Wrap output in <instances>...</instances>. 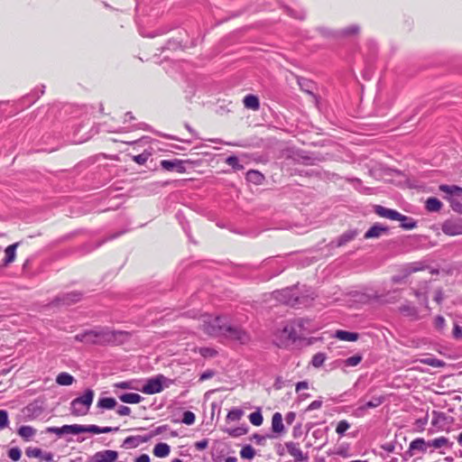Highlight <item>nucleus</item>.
Masks as SVG:
<instances>
[{
    "mask_svg": "<svg viewBox=\"0 0 462 462\" xmlns=\"http://www.w3.org/2000/svg\"><path fill=\"white\" fill-rule=\"evenodd\" d=\"M420 362L424 365H430L432 367H442L444 365V362L434 358V357H426L423 359H420Z\"/></svg>",
    "mask_w": 462,
    "mask_h": 462,
    "instance_id": "nucleus-32",
    "label": "nucleus"
},
{
    "mask_svg": "<svg viewBox=\"0 0 462 462\" xmlns=\"http://www.w3.org/2000/svg\"><path fill=\"white\" fill-rule=\"evenodd\" d=\"M115 388L137 390L132 382H120L114 384Z\"/></svg>",
    "mask_w": 462,
    "mask_h": 462,
    "instance_id": "nucleus-48",
    "label": "nucleus"
},
{
    "mask_svg": "<svg viewBox=\"0 0 462 462\" xmlns=\"http://www.w3.org/2000/svg\"><path fill=\"white\" fill-rule=\"evenodd\" d=\"M195 419V414L192 411H187L183 413L182 422L186 425H192Z\"/></svg>",
    "mask_w": 462,
    "mask_h": 462,
    "instance_id": "nucleus-44",
    "label": "nucleus"
},
{
    "mask_svg": "<svg viewBox=\"0 0 462 462\" xmlns=\"http://www.w3.org/2000/svg\"><path fill=\"white\" fill-rule=\"evenodd\" d=\"M357 236V232L356 230H348L341 235L337 239V246H341L346 245V243L353 240Z\"/></svg>",
    "mask_w": 462,
    "mask_h": 462,
    "instance_id": "nucleus-25",
    "label": "nucleus"
},
{
    "mask_svg": "<svg viewBox=\"0 0 462 462\" xmlns=\"http://www.w3.org/2000/svg\"><path fill=\"white\" fill-rule=\"evenodd\" d=\"M18 245H19L18 243H14L13 245H8L5 248V258L4 260V263L5 265L10 264L11 263H13L15 260L16 248Z\"/></svg>",
    "mask_w": 462,
    "mask_h": 462,
    "instance_id": "nucleus-21",
    "label": "nucleus"
},
{
    "mask_svg": "<svg viewBox=\"0 0 462 462\" xmlns=\"http://www.w3.org/2000/svg\"><path fill=\"white\" fill-rule=\"evenodd\" d=\"M143 441L140 436H130L124 440L123 447L125 448H136Z\"/></svg>",
    "mask_w": 462,
    "mask_h": 462,
    "instance_id": "nucleus-28",
    "label": "nucleus"
},
{
    "mask_svg": "<svg viewBox=\"0 0 462 462\" xmlns=\"http://www.w3.org/2000/svg\"><path fill=\"white\" fill-rule=\"evenodd\" d=\"M374 212L381 217L388 218L391 220H397L401 222V226L404 229L411 230L416 226V221L411 217L402 215L398 211L391 208H386L383 206H375Z\"/></svg>",
    "mask_w": 462,
    "mask_h": 462,
    "instance_id": "nucleus-4",
    "label": "nucleus"
},
{
    "mask_svg": "<svg viewBox=\"0 0 462 462\" xmlns=\"http://www.w3.org/2000/svg\"><path fill=\"white\" fill-rule=\"evenodd\" d=\"M249 420L250 422L254 425V426H260L262 425L263 423V415L262 413L257 411H254V412H252L250 415H249Z\"/></svg>",
    "mask_w": 462,
    "mask_h": 462,
    "instance_id": "nucleus-36",
    "label": "nucleus"
},
{
    "mask_svg": "<svg viewBox=\"0 0 462 462\" xmlns=\"http://www.w3.org/2000/svg\"><path fill=\"white\" fill-rule=\"evenodd\" d=\"M416 297L419 299V301L421 305H423L427 310L429 309L428 306V295L427 291L423 289H420L415 291Z\"/></svg>",
    "mask_w": 462,
    "mask_h": 462,
    "instance_id": "nucleus-34",
    "label": "nucleus"
},
{
    "mask_svg": "<svg viewBox=\"0 0 462 462\" xmlns=\"http://www.w3.org/2000/svg\"><path fill=\"white\" fill-rule=\"evenodd\" d=\"M254 455L255 451L254 448L250 445L245 446L240 451L241 457L245 459H252L254 457Z\"/></svg>",
    "mask_w": 462,
    "mask_h": 462,
    "instance_id": "nucleus-33",
    "label": "nucleus"
},
{
    "mask_svg": "<svg viewBox=\"0 0 462 462\" xmlns=\"http://www.w3.org/2000/svg\"><path fill=\"white\" fill-rule=\"evenodd\" d=\"M199 354L204 357H211L216 355V351L208 347H201L199 348Z\"/></svg>",
    "mask_w": 462,
    "mask_h": 462,
    "instance_id": "nucleus-53",
    "label": "nucleus"
},
{
    "mask_svg": "<svg viewBox=\"0 0 462 462\" xmlns=\"http://www.w3.org/2000/svg\"><path fill=\"white\" fill-rule=\"evenodd\" d=\"M309 388V384L307 382H299L297 384H296V392H300L301 390H304V389H308Z\"/></svg>",
    "mask_w": 462,
    "mask_h": 462,
    "instance_id": "nucleus-62",
    "label": "nucleus"
},
{
    "mask_svg": "<svg viewBox=\"0 0 462 462\" xmlns=\"http://www.w3.org/2000/svg\"><path fill=\"white\" fill-rule=\"evenodd\" d=\"M387 232V228L380 224H375L365 234V239L377 238Z\"/></svg>",
    "mask_w": 462,
    "mask_h": 462,
    "instance_id": "nucleus-17",
    "label": "nucleus"
},
{
    "mask_svg": "<svg viewBox=\"0 0 462 462\" xmlns=\"http://www.w3.org/2000/svg\"><path fill=\"white\" fill-rule=\"evenodd\" d=\"M165 381L166 378L162 375L149 379L147 383L143 386L142 392L146 394L161 393L163 390L162 383Z\"/></svg>",
    "mask_w": 462,
    "mask_h": 462,
    "instance_id": "nucleus-7",
    "label": "nucleus"
},
{
    "mask_svg": "<svg viewBox=\"0 0 462 462\" xmlns=\"http://www.w3.org/2000/svg\"><path fill=\"white\" fill-rule=\"evenodd\" d=\"M244 414V411L241 409L235 408L231 410L226 416V419L231 421L239 420Z\"/></svg>",
    "mask_w": 462,
    "mask_h": 462,
    "instance_id": "nucleus-35",
    "label": "nucleus"
},
{
    "mask_svg": "<svg viewBox=\"0 0 462 462\" xmlns=\"http://www.w3.org/2000/svg\"><path fill=\"white\" fill-rule=\"evenodd\" d=\"M434 326L439 330L443 329L445 327V319L442 316H437L434 320Z\"/></svg>",
    "mask_w": 462,
    "mask_h": 462,
    "instance_id": "nucleus-54",
    "label": "nucleus"
},
{
    "mask_svg": "<svg viewBox=\"0 0 462 462\" xmlns=\"http://www.w3.org/2000/svg\"><path fill=\"white\" fill-rule=\"evenodd\" d=\"M21 456H22V451L19 448L15 447V448H12L9 449L8 451V457L13 460V461H18L20 458H21Z\"/></svg>",
    "mask_w": 462,
    "mask_h": 462,
    "instance_id": "nucleus-43",
    "label": "nucleus"
},
{
    "mask_svg": "<svg viewBox=\"0 0 462 462\" xmlns=\"http://www.w3.org/2000/svg\"><path fill=\"white\" fill-rule=\"evenodd\" d=\"M453 335L456 338L462 337V329L459 326L456 325L453 330Z\"/></svg>",
    "mask_w": 462,
    "mask_h": 462,
    "instance_id": "nucleus-63",
    "label": "nucleus"
},
{
    "mask_svg": "<svg viewBox=\"0 0 462 462\" xmlns=\"http://www.w3.org/2000/svg\"><path fill=\"white\" fill-rule=\"evenodd\" d=\"M247 432L244 427H237L235 429L227 430V433L232 437H239L245 435Z\"/></svg>",
    "mask_w": 462,
    "mask_h": 462,
    "instance_id": "nucleus-46",
    "label": "nucleus"
},
{
    "mask_svg": "<svg viewBox=\"0 0 462 462\" xmlns=\"http://www.w3.org/2000/svg\"><path fill=\"white\" fill-rule=\"evenodd\" d=\"M46 432H48V433H55L58 436H62V435H64V433H63V426L60 427V428H58V427H49V428L46 429Z\"/></svg>",
    "mask_w": 462,
    "mask_h": 462,
    "instance_id": "nucleus-55",
    "label": "nucleus"
},
{
    "mask_svg": "<svg viewBox=\"0 0 462 462\" xmlns=\"http://www.w3.org/2000/svg\"><path fill=\"white\" fill-rule=\"evenodd\" d=\"M322 405V402L321 401H319V400H316V401H313L307 408V411H313V410H318L321 407Z\"/></svg>",
    "mask_w": 462,
    "mask_h": 462,
    "instance_id": "nucleus-58",
    "label": "nucleus"
},
{
    "mask_svg": "<svg viewBox=\"0 0 462 462\" xmlns=\"http://www.w3.org/2000/svg\"><path fill=\"white\" fill-rule=\"evenodd\" d=\"M208 441L207 439H202L200 441H197L194 446H195L196 449L203 450L208 447Z\"/></svg>",
    "mask_w": 462,
    "mask_h": 462,
    "instance_id": "nucleus-57",
    "label": "nucleus"
},
{
    "mask_svg": "<svg viewBox=\"0 0 462 462\" xmlns=\"http://www.w3.org/2000/svg\"><path fill=\"white\" fill-rule=\"evenodd\" d=\"M448 202L450 203V206L453 210L459 214H462V203L460 202V199H453Z\"/></svg>",
    "mask_w": 462,
    "mask_h": 462,
    "instance_id": "nucleus-50",
    "label": "nucleus"
},
{
    "mask_svg": "<svg viewBox=\"0 0 462 462\" xmlns=\"http://www.w3.org/2000/svg\"><path fill=\"white\" fill-rule=\"evenodd\" d=\"M82 425L73 424V425H64L63 426V433L65 434H73L77 435L81 433Z\"/></svg>",
    "mask_w": 462,
    "mask_h": 462,
    "instance_id": "nucleus-31",
    "label": "nucleus"
},
{
    "mask_svg": "<svg viewBox=\"0 0 462 462\" xmlns=\"http://www.w3.org/2000/svg\"><path fill=\"white\" fill-rule=\"evenodd\" d=\"M93 433V434H100V427L97 425H82L81 433Z\"/></svg>",
    "mask_w": 462,
    "mask_h": 462,
    "instance_id": "nucleus-42",
    "label": "nucleus"
},
{
    "mask_svg": "<svg viewBox=\"0 0 462 462\" xmlns=\"http://www.w3.org/2000/svg\"><path fill=\"white\" fill-rule=\"evenodd\" d=\"M151 153L150 152H143L141 154H138V155H134L133 156V161L135 162L136 163L140 164V165H143L144 164L147 160L149 159Z\"/></svg>",
    "mask_w": 462,
    "mask_h": 462,
    "instance_id": "nucleus-41",
    "label": "nucleus"
},
{
    "mask_svg": "<svg viewBox=\"0 0 462 462\" xmlns=\"http://www.w3.org/2000/svg\"><path fill=\"white\" fill-rule=\"evenodd\" d=\"M423 269H424V265L421 263H413L408 266L407 271L409 273H415L418 271H421Z\"/></svg>",
    "mask_w": 462,
    "mask_h": 462,
    "instance_id": "nucleus-52",
    "label": "nucleus"
},
{
    "mask_svg": "<svg viewBox=\"0 0 462 462\" xmlns=\"http://www.w3.org/2000/svg\"><path fill=\"white\" fill-rule=\"evenodd\" d=\"M161 166L165 171H176L179 173H183L186 171L185 166L183 165V162L177 159L172 161L162 160L161 161Z\"/></svg>",
    "mask_w": 462,
    "mask_h": 462,
    "instance_id": "nucleus-12",
    "label": "nucleus"
},
{
    "mask_svg": "<svg viewBox=\"0 0 462 462\" xmlns=\"http://www.w3.org/2000/svg\"><path fill=\"white\" fill-rule=\"evenodd\" d=\"M8 414L6 411L0 410V430H3L8 426Z\"/></svg>",
    "mask_w": 462,
    "mask_h": 462,
    "instance_id": "nucleus-47",
    "label": "nucleus"
},
{
    "mask_svg": "<svg viewBox=\"0 0 462 462\" xmlns=\"http://www.w3.org/2000/svg\"><path fill=\"white\" fill-rule=\"evenodd\" d=\"M442 231L448 236H457L462 234V218L446 221L442 226Z\"/></svg>",
    "mask_w": 462,
    "mask_h": 462,
    "instance_id": "nucleus-11",
    "label": "nucleus"
},
{
    "mask_svg": "<svg viewBox=\"0 0 462 462\" xmlns=\"http://www.w3.org/2000/svg\"><path fill=\"white\" fill-rule=\"evenodd\" d=\"M116 394L118 399L125 403L135 404L143 401V397L140 394L134 393L121 394L116 393Z\"/></svg>",
    "mask_w": 462,
    "mask_h": 462,
    "instance_id": "nucleus-19",
    "label": "nucleus"
},
{
    "mask_svg": "<svg viewBox=\"0 0 462 462\" xmlns=\"http://www.w3.org/2000/svg\"><path fill=\"white\" fill-rule=\"evenodd\" d=\"M284 430L282 414L280 412H275L272 418V430L274 433L282 434L284 432Z\"/></svg>",
    "mask_w": 462,
    "mask_h": 462,
    "instance_id": "nucleus-18",
    "label": "nucleus"
},
{
    "mask_svg": "<svg viewBox=\"0 0 462 462\" xmlns=\"http://www.w3.org/2000/svg\"><path fill=\"white\" fill-rule=\"evenodd\" d=\"M74 382V378L68 373H60L56 378V383L60 385H70Z\"/></svg>",
    "mask_w": 462,
    "mask_h": 462,
    "instance_id": "nucleus-29",
    "label": "nucleus"
},
{
    "mask_svg": "<svg viewBox=\"0 0 462 462\" xmlns=\"http://www.w3.org/2000/svg\"><path fill=\"white\" fill-rule=\"evenodd\" d=\"M118 454L115 450H104L97 452L92 457V462H115Z\"/></svg>",
    "mask_w": 462,
    "mask_h": 462,
    "instance_id": "nucleus-13",
    "label": "nucleus"
},
{
    "mask_svg": "<svg viewBox=\"0 0 462 462\" xmlns=\"http://www.w3.org/2000/svg\"><path fill=\"white\" fill-rule=\"evenodd\" d=\"M304 320L299 319L287 323L282 329L277 331L275 335V343L279 346H286L291 341H295L302 335V330L306 329L304 327Z\"/></svg>",
    "mask_w": 462,
    "mask_h": 462,
    "instance_id": "nucleus-3",
    "label": "nucleus"
},
{
    "mask_svg": "<svg viewBox=\"0 0 462 462\" xmlns=\"http://www.w3.org/2000/svg\"><path fill=\"white\" fill-rule=\"evenodd\" d=\"M116 405V401L114 398L111 397H104L100 398L97 402V408L100 409H106V410H111L115 408Z\"/></svg>",
    "mask_w": 462,
    "mask_h": 462,
    "instance_id": "nucleus-24",
    "label": "nucleus"
},
{
    "mask_svg": "<svg viewBox=\"0 0 462 462\" xmlns=\"http://www.w3.org/2000/svg\"><path fill=\"white\" fill-rule=\"evenodd\" d=\"M117 414L121 416H127L131 413V409L125 405H120L116 411Z\"/></svg>",
    "mask_w": 462,
    "mask_h": 462,
    "instance_id": "nucleus-56",
    "label": "nucleus"
},
{
    "mask_svg": "<svg viewBox=\"0 0 462 462\" xmlns=\"http://www.w3.org/2000/svg\"><path fill=\"white\" fill-rule=\"evenodd\" d=\"M273 296L282 303L295 306L298 304L307 305L309 303V300L305 296L299 297L294 292V289L286 288L281 291H276L273 292Z\"/></svg>",
    "mask_w": 462,
    "mask_h": 462,
    "instance_id": "nucleus-6",
    "label": "nucleus"
},
{
    "mask_svg": "<svg viewBox=\"0 0 462 462\" xmlns=\"http://www.w3.org/2000/svg\"><path fill=\"white\" fill-rule=\"evenodd\" d=\"M153 455L157 457H165L171 452V448L167 443H158L153 448Z\"/></svg>",
    "mask_w": 462,
    "mask_h": 462,
    "instance_id": "nucleus-22",
    "label": "nucleus"
},
{
    "mask_svg": "<svg viewBox=\"0 0 462 462\" xmlns=\"http://www.w3.org/2000/svg\"><path fill=\"white\" fill-rule=\"evenodd\" d=\"M35 433L36 430L31 426H22L18 430V434L25 440H29L35 435Z\"/></svg>",
    "mask_w": 462,
    "mask_h": 462,
    "instance_id": "nucleus-30",
    "label": "nucleus"
},
{
    "mask_svg": "<svg viewBox=\"0 0 462 462\" xmlns=\"http://www.w3.org/2000/svg\"><path fill=\"white\" fill-rule=\"evenodd\" d=\"M134 462H151V459L147 454H143L136 457Z\"/></svg>",
    "mask_w": 462,
    "mask_h": 462,
    "instance_id": "nucleus-61",
    "label": "nucleus"
},
{
    "mask_svg": "<svg viewBox=\"0 0 462 462\" xmlns=\"http://www.w3.org/2000/svg\"><path fill=\"white\" fill-rule=\"evenodd\" d=\"M199 327L209 336H224L240 344L249 341L248 334L240 327L231 325L228 318L225 316L202 314L199 319Z\"/></svg>",
    "mask_w": 462,
    "mask_h": 462,
    "instance_id": "nucleus-1",
    "label": "nucleus"
},
{
    "mask_svg": "<svg viewBox=\"0 0 462 462\" xmlns=\"http://www.w3.org/2000/svg\"><path fill=\"white\" fill-rule=\"evenodd\" d=\"M411 451H418L420 453H431L433 450H430L429 440H425L422 438H417L413 439L409 446Z\"/></svg>",
    "mask_w": 462,
    "mask_h": 462,
    "instance_id": "nucleus-14",
    "label": "nucleus"
},
{
    "mask_svg": "<svg viewBox=\"0 0 462 462\" xmlns=\"http://www.w3.org/2000/svg\"><path fill=\"white\" fill-rule=\"evenodd\" d=\"M350 428V424L343 420H340L337 425V428H336V432L342 436L345 434V432Z\"/></svg>",
    "mask_w": 462,
    "mask_h": 462,
    "instance_id": "nucleus-39",
    "label": "nucleus"
},
{
    "mask_svg": "<svg viewBox=\"0 0 462 462\" xmlns=\"http://www.w3.org/2000/svg\"><path fill=\"white\" fill-rule=\"evenodd\" d=\"M362 360V356L359 355H356L353 356H350L345 360V364L347 366H356Z\"/></svg>",
    "mask_w": 462,
    "mask_h": 462,
    "instance_id": "nucleus-45",
    "label": "nucleus"
},
{
    "mask_svg": "<svg viewBox=\"0 0 462 462\" xmlns=\"http://www.w3.org/2000/svg\"><path fill=\"white\" fill-rule=\"evenodd\" d=\"M326 360V356L323 353H318L313 356L311 364L315 367H320Z\"/></svg>",
    "mask_w": 462,
    "mask_h": 462,
    "instance_id": "nucleus-38",
    "label": "nucleus"
},
{
    "mask_svg": "<svg viewBox=\"0 0 462 462\" xmlns=\"http://www.w3.org/2000/svg\"><path fill=\"white\" fill-rule=\"evenodd\" d=\"M442 203L437 198H429L426 200V208L430 212H437L440 210Z\"/></svg>",
    "mask_w": 462,
    "mask_h": 462,
    "instance_id": "nucleus-27",
    "label": "nucleus"
},
{
    "mask_svg": "<svg viewBox=\"0 0 462 462\" xmlns=\"http://www.w3.org/2000/svg\"><path fill=\"white\" fill-rule=\"evenodd\" d=\"M226 162L236 171L243 170L244 167L239 163L236 156H229L226 158Z\"/></svg>",
    "mask_w": 462,
    "mask_h": 462,
    "instance_id": "nucleus-37",
    "label": "nucleus"
},
{
    "mask_svg": "<svg viewBox=\"0 0 462 462\" xmlns=\"http://www.w3.org/2000/svg\"><path fill=\"white\" fill-rule=\"evenodd\" d=\"M335 337L342 341L354 342L358 339L359 336L357 333L354 332H348L346 330H337L335 333Z\"/></svg>",
    "mask_w": 462,
    "mask_h": 462,
    "instance_id": "nucleus-20",
    "label": "nucleus"
},
{
    "mask_svg": "<svg viewBox=\"0 0 462 462\" xmlns=\"http://www.w3.org/2000/svg\"><path fill=\"white\" fill-rule=\"evenodd\" d=\"M430 448L439 450V454L444 455L447 449H450L453 447V442H451L448 438L441 436L433 439H429Z\"/></svg>",
    "mask_w": 462,
    "mask_h": 462,
    "instance_id": "nucleus-8",
    "label": "nucleus"
},
{
    "mask_svg": "<svg viewBox=\"0 0 462 462\" xmlns=\"http://www.w3.org/2000/svg\"><path fill=\"white\" fill-rule=\"evenodd\" d=\"M443 300V293H442V291L441 290H437L435 291V295H434V300L437 302V303H440Z\"/></svg>",
    "mask_w": 462,
    "mask_h": 462,
    "instance_id": "nucleus-60",
    "label": "nucleus"
},
{
    "mask_svg": "<svg viewBox=\"0 0 462 462\" xmlns=\"http://www.w3.org/2000/svg\"><path fill=\"white\" fill-rule=\"evenodd\" d=\"M213 372L212 371H207L205 373H203L201 375H200V378L199 380L200 381H205V380H208L209 378H211L213 376Z\"/></svg>",
    "mask_w": 462,
    "mask_h": 462,
    "instance_id": "nucleus-64",
    "label": "nucleus"
},
{
    "mask_svg": "<svg viewBox=\"0 0 462 462\" xmlns=\"http://www.w3.org/2000/svg\"><path fill=\"white\" fill-rule=\"evenodd\" d=\"M359 32V26L356 24H352L348 26L347 28L344 29L343 34L344 35H354Z\"/></svg>",
    "mask_w": 462,
    "mask_h": 462,
    "instance_id": "nucleus-49",
    "label": "nucleus"
},
{
    "mask_svg": "<svg viewBox=\"0 0 462 462\" xmlns=\"http://www.w3.org/2000/svg\"><path fill=\"white\" fill-rule=\"evenodd\" d=\"M80 299V294L78 292H71L66 295V297L63 299L64 304H71L74 302L79 301Z\"/></svg>",
    "mask_w": 462,
    "mask_h": 462,
    "instance_id": "nucleus-40",
    "label": "nucleus"
},
{
    "mask_svg": "<svg viewBox=\"0 0 462 462\" xmlns=\"http://www.w3.org/2000/svg\"><path fill=\"white\" fill-rule=\"evenodd\" d=\"M246 180L249 182H252L256 185H260L263 183L264 177L260 171L251 170V171H247V173H246Z\"/></svg>",
    "mask_w": 462,
    "mask_h": 462,
    "instance_id": "nucleus-23",
    "label": "nucleus"
},
{
    "mask_svg": "<svg viewBox=\"0 0 462 462\" xmlns=\"http://www.w3.org/2000/svg\"><path fill=\"white\" fill-rule=\"evenodd\" d=\"M439 190L444 193V199L448 201L462 199V188L457 185H440Z\"/></svg>",
    "mask_w": 462,
    "mask_h": 462,
    "instance_id": "nucleus-9",
    "label": "nucleus"
},
{
    "mask_svg": "<svg viewBox=\"0 0 462 462\" xmlns=\"http://www.w3.org/2000/svg\"><path fill=\"white\" fill-rule=\"evenodd\" d=\"M42 450L38 448H30L26 449V455L29 457H41Z\"/></svg>",
    "mask_w": 462,
    "mask_h": 462,
    "instance_id": "nucleus-51",
    "label": "nucleus"
},
{
    "mask_svg": "<svg viewBox=\"0 0 462 462\" xmlns=\"http://www.w3.org/2000/svg\"><path fill=\"white\" fill-rule=\"evenodd\" d=\"M399 311L403 316L408 317L413 320H416V319H419L421 318L419 314L418 309L410 302H406V303L402 304L399 308Z\"/></svg>",
    "mask_w": 462,
    "mask_h": 462,
    "instance_id": "nucleus-15",
    "label": "nucleus"
},
{
    "mask_svg": "<svg viewBox=\"0 0 462 462\" xmlns=\"http://www.w3.org/2000/svg\"><path fill=\"white\" fill-rule=\"evenodd\" d=\"M384 401V398L382 396L374 397L371 401L365 402L364 405L358 407L356 411V414L357 416H362L365 410L376 408L381 405Z\"/></svg>",
    "mask_w": 462,
    "mask_h": 462,
    "instance_id": "nucleus-16",
    "label": "nucleus"
},
{
    "mask_svg": "<svg viewBox=\"0 0 462 462\" xmlns=\"http://www.w3.org/2000/svg\"><path fill=\"white\" fill-rule=\"evenodd\" d=\"M94 395V391L88 389L83 395L74 399L71 402V413L76 416L86 415L93 402Z\"/></svg>",
    "mask_w": 462,
    "mask_h": 462,
    "instance_id": "nucleus-5",
    "label": "nucleus"
},
{
    "mask_svg": "<svg viewBox=\"0 0 462 462\" xmlns=\"http://www.w3.org/2000/svg\"><path fill=\"white\" fill-rule=\"evenodd\" d=\"M244 105L246 108L257 110L259 108V100L254 95H247L244 98Z\"/></svg>",
    "mask_w": 462,
    "mask_h": 462,
    "instance_id": "nucleus-26",
    "label": "nucleus"
},
{
    "mask_svg": "<svg viewBox=\"0 0 462 462\" xmlns=\"http://www.w3.org/2000/svg\"><path fill=\"white\" fill-rule=\"evenodd\" d=\"M296 414L293 411H290L285 415V421L287 424L291 425L295 420Z\"/></svg>",
    "mask_w": 462,
    "mask_h": 462,
    "instance_id": "nucleus-59",
    "label": "nucleus"
},
{
    "mask_svg": "<svg viewBox=\"0 0 462 462\" xmlns=\"http://www.w3.org/2000/svg\"><path fill=\"white\" fill-rule=\"evenodd\" d=\"M285 448L288 453L294 458L295 461H308V454L303 453L298 443L293 441L286 442Z\"/></svg>",
    "mask_w": 462,
    "mask_h": 462,
    "instance_id": "nucleus-10",
    "label": "nucleus"
},
{
    "mask_svg": "<svg viewBox=\"0 0 462 462\" xmlns=\"http://www.w3.org/2000/svg\"><path fill=\"white\" fill-rule=\"evenodd\" d=\"M129 337L125 331H114L108 328L87 330L75 336V339L86 344H122Z\"/></svg>",
    "mask_w": 462,
    "mask_h": 462,
    "instance_id": "nucleus-2",
    "label": "nucleus"
}]
</instances>
